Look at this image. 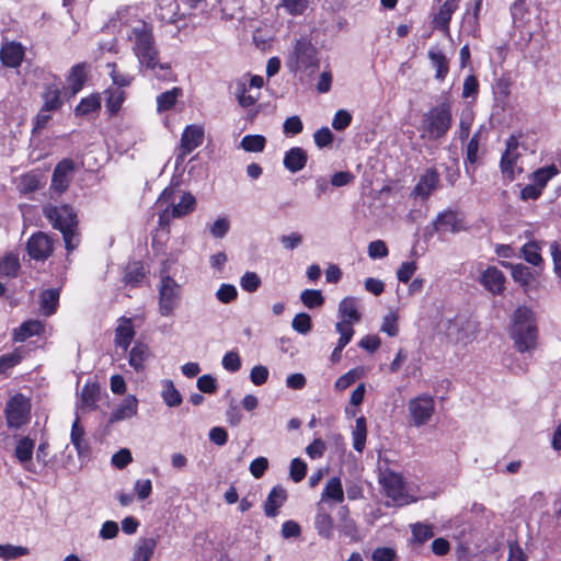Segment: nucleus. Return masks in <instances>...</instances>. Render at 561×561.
<instances>
[{"label": "nucleus", "mask_w": 561, "mask_h": 561, "mask_svg": "<svg viewBox=\"0 0 561 561\" xmlns=\"http://www.w3.org/2000/svg\"><path fill=\"white\" fill-rule=\"evenodd\" d=\"M126 39L138 60L144 76L159 81L172 82L176 77L169 62H160V53L153 34V26L147 21H136L131 30H126Z\"/></svg>", "instance_id": "nucleus-1"}, {"label": "nucleus", "mask_w": 561, "mask_h": 561, "mask_svg": "<svg viewBox=\"0 0 561 561\" xmlns=\"http://www.w3.org/2000/svg\"><path fill=\"white\" fill-rule=\"evenodd\" d=\"M510 336L519 353H529L538 346V329L535 313L527 307H518L512 317Z\"/></svg>", "instance_id": "nucleus-2"}, {"label": "nucleus", "mask_w": 561, "mask_h": 561, "mask_svg": "<svg viewBox=\"0 0 561 561\" xmlns=\"http://www.w3.org/2000/svg\"><path fill=\"white\" fill-rule=\"evenodd\" d=\"M44 214L53 224L55 229L62 233V238L68 251L75 250L79 245V237L76 233L77 215L69 205L46 206Z\"/></svg>", "instance_id": "nucleus-3"}, {"label": "nucleus", "mask_w": 561, "mask_h": 561, "mask_svg": "<svg viewBox=\"0 0 561 561\" xmlns=\"http://www.w3.org/2000/svg\"><path fill=\"white\" fill-rule=\"evenodd\" d=\"M451 104L445 100L423 115L422 137L428 140H438L448 133L451 127Z\"/></svg>", "instance_id": "nucleus-4"}, {"label": "nucleus", "mask_w": 561, "mask_h": 561, "mask_svg": "<svg viewBox=\"0 0 561 561\" xmlns=\"http://www.w3.org/2000/svg\"><path fill=\"white\" fill-rule=\"evenodd\" d=\"M290 60L293 61V70L296 72H308L312 73L319 68L318 50L312 45L311 41L302 36L297 38L293 45L290 54Z\"/></svg>", "instance_id": "nucleus-5"}, {"label": "nucleus", "mask_w": 561, "mask_h": 561, "mask_svg": "<svg viewBox=\"0 0 561 561\" xmlns=\"http://www.w3.org/2000/svg\"><path fill=\"white\" fill-rule=\"evenodd\" d=\"M158 290L160 314L162 317L172 316L180 305L181 286L169 275H162Z\"/></svg>", "instance_id": "nucleus-6"}, {"label": "nucleus", "mask_w": 561, "mask_h": 561, "mask_svg": "<svg viewBox=\"0 0 561 561\" xmlns=\"http://www.w3.org/2000/svg\"><path fill=\"white\" fill-rule=\"evenodd\" d=\"M4 414L9 427H22L31 417L30 399L22 393H15L8 400Z\"/></svg>", "instance_id": "nucleus-7"}, {"label": "nucleus", "mask_w": 561, "mask_h": 561, "mask_svg": "<svg viewBox=\"0 0 561 561\" xmlns=\"http://www.w3.org/2000/svg\"><path fill=\"white\" fill-rule=\"evenodd\" d=\"M409 422L415 427L428 423L435 411L434 399L428 394H421L408 402Z\"/></svg>", "instance_id": "nucleus-8"}, {"label": "nucleus", "mask_w": 561, "mask_h": 561, "mask_svg": "<svg viewBox=\"0 0 561 561\" xmlns=\"http://www.w3.org/2000/svg\"><path fill=\"white\" fill-rule=\"evenodd\" d=\"M380 483L387 497L392 500L393 505L402 506L410 503L403 478L399 473L385 471L380 478Z\"/></svg>", "instance_id": "nucleus-9"}, {"label": "nucleus", "mask_w": 561, "mask_h": 561, "mask_svg": "<svg viewBox=\"0 0 561 561\" xmlns=\"http://www.w3.org/2000/svg\"><path fill=\"white\" fill-rule=\"evenodd\" d=\"M518 148V137L515 135H511L506 140V149L503 152L500 162L501 172L510 181H513L515 179L516 172H522V168L517 165V161L520 157Z\"/></svg>", "instance_id": "nucleus-10"}, {"label": "nucleus", "mask_w": 561, "mask_h": 561, "mask_svg": "<svg viewBox=\"0 0 561 561\" xmlns=\"http://www.w3.org/2000/svg\"><path fill=\"white\" fill-rule=\"evenodd\" d=\"M204 140V128L198 125H188L182 133L176 162H182L187 154L199 147Z\"/></svg>", "instance_id": "nucleus-11"}, {"label": "nucleus", "mask_w": 561, "mask_h": 561, "mask_svg": "<svg viewBox=\"0 0 561 561\" xmlns=\"http://www.w3.org/2000/svg\"><path fill=\"white\" fill-rule=\"evenodd\" d=\"M75 173V162L64 159L57 163L51 176L50 190L57 195L62 194L69 187Z\"/></svg>", "instance_id": "nucleus-12"}, {"label": "nucleus", "mask_w": 561, "mask_h": 561, "mask_svg": "<svg viewBox=\"0 0 561 561\" xmlns=\"http://www.w3.org/2000/svg\"><path fill=\"white\" fill-rule=\"evenodd\" d=\"M27 252L34 260H45L53 252L49 238L43 232L34 233L27 242Z\"/></svg>", "instance_id": "nucleus-13"}, {"label": "nucleus", "mask_w": 561, "mask_h": 561, "mask_svg": "<svg viewBox=\"0 0 561 561\" xmlns=\"http://www.w3.org/2000/svg\"><path fill=\"white\" fill-rule=\"evenodd\" d=\"M156 18L162 23H175L185 13L180 12V3L178 0H158L154 8Z\"/></svg>", "instance_id": "nucleus-14"}, {"label": "nucleus", "mask_w": 561, "mask_h": 561, "mask_svg": "<svg viewBox=\"0 0 561 561\" xmlns=\"http://www.w3.org/2000/svg\"><path fill=\"white\" fill-rule=\"evenodd\" d=\"M461 0H445L439 7L437 13L433 16L434 27L443 32L444 34L449 33V23L453 14L459 7Z\"/></svg>", "instance_id": "nucleus-15"}, {"label": "nucleus", "mask_w": 561, "mask_h": 561, "mask_svg": "<svg viewBox=\"0 0 561 561\" xmlns=\"http://www.w3.org/2000/svg\"><path fill=\"white\" fill-rule=\"evenodd\" d=\"M480 283L486 290L493 295L501 294L504 290L505 276L495 266H489L481 275Z\"/></svg>", "instance_id": "nucleus-16"}, {"label": "nucleus", "mask_w": 561, "mask_h": 561, "mask_svg": "<svg viewBox=\"0 0 561 561\" xmlns=\"http://www.w3.org/2000/svg\"><path fill=\"white\" fill-rule=\"evenodd\" d=\"M439 174L438 172L430 168L421 176L417 184L414 187L416 196L427 198L438 186Z\"/></svg>", "instance_id": "nucleus-17"}, {"label": "nucleus", "mask_w": 561, "mask_h": 561, "mask_svg": "<svg viewBox=\"0 0 561 561\" xmlns=\"http://www.w3.org/2000/svg\"><path fill=\"white\" fill-rule=\"evenodd\" d=\"M339 314L342 318L339 323H346L353 328V324L360 320L358 300L355 297L342 299L339 304Z\"/></svg>", "instance_id": "nucleus-18"}, {"label": "nucleus", "mask_w": 561, "mask_h": 561, "mask_svg": "<svg viewBox=\"0 0 561 561\" xmlns=\"http://www.w3.org/2000/svg\"><path fill=\"white\" fill-rule=\"evenodd\" d=\"M138 399L135 396H127L123 402L112 412L108 422L116 423L131 419L137 414Z\"/></svg>", "instance_id": "nucleus-19"}, {"label": "nucleus", "mask_w": 561, "mask_h": 561, "mask_svg": "<svg viewBox=\"0 0 561 561\" xmlns=\"http://www.w3.org/2000/svg\"><path fill=\"white\" fill-rule=\"evenodd\" d=\"M437 232H458L462 229V222L453 210L440 213L433 222Z\"/></svg>", "instance_id": "nucleus-20"}, {"label": "nucleus", "mask_w": 561, "mask_h": 561, "mask_svg": "<svg viewBox=\"0 0 561 561\" xmlns=\"http://www.w3.org/2000/svg\"><path fill=\"white\" fill-rule=\"evenodd\" d=\"M134 336L135 330L131 320L126 317L119 318V323L115 329V345L121 347L123 351H127Z\"/></svg>", "instance_id": "nucleus-21"}, {"label": "nucleus", "mask_w": 561, "mask_h": 561, "mask_svg": "<svg viewBox=\"0 0 561 561\" xmlns=\"http://www.w3.org/2000/svg\"><path fill=\"white\" fill-rule=\"evenodd\" d=\"M287 499L286 490L280 485H275L264 502V513L268 517H275L278 508L283 506Z\"/></svg>", "instance_id": "nucleus-22"}, {"label": "nucleus", "mask_w": 561, "mask_h": 561, "mask_svg": "<svg viewBox=\"0 0 561 561\" xmlns=\"http://www.w3.org/2000/svg\"><path fill=\"white\" fill-rule=\"evenodd\" d=\"M23 56L24 51L21 44L13 42L3 45L0 50V59L2 64L11 68L19 67L22 62Z\"/></svg>", "instance_id": "nucleus-23"}, {"label": "nucleus", "mask_w": 561, "mask_h": 561, "mask_svg": "<svg viewBox=\"0 0 561 561\" xmlns=\"http://www.w3.org/2000/svg\"><path fill=\"white\" fill-rule=\"evenodd\" d=\"M307 160V152L300 147H294L285 152L284 167L296 173L306 167Z\"/></svg>", "instance_id": "nucleus-24"}, {"label": "nucleus", "mask_w": 561, "mask_h": 561, "mask_svg": "<svg viewBox=\"0 0 561 561\" xmlns=\"http://www.w3.org/2000/svg\"><path fill=\"white\" fill-rule=\"evenodd\" d=\"M158 543L153 537L140 538L135 547L130 561H150Z\"/></svg>", "instance_id": "nucleus-25"}, {"label": "nucleus", "mask_w": 561, "mask_h": 561, "mask_svg": "<svg viewBox=\"0 0 561 561\" xmlns=\"http://www.w3.org/2000/svg\"><path fill=\"white\" fill-rule=\"evenodd\" d=\"M34 442L28 437L21 438L15 447V457L19 462L28 471H33L31 468V459L33 456Z\"/></svg>", "instance_id": "nucleus-26"}, {"label": "nucleus", "mask_w": 561, "mask_h": 561, "mask_svg": "<svg viewBox=\"0 0 561 561\" xmlns=\"http://www.w3.org/2000/svg\"><path fill=\"white\" fill-rule=\"evenodd\" d=\"M314 527L322 538L331 539L333 537V519L321 506H318V512L314 517Z\"/></svg>", "instance_id": "nucleus-27"}, {"label": "nucleus", "mask_w": 561, "mask_h": 561, "mask_svg": "<svg viewBox=\"0 0 561 561\" xmlns=\"http://www.w3.org/2000/svg\"><path fill=\"white\" fill-rule=\"evenodd\" d=\"M149 356V347L146 344L136 343L129 352L128 363L136 371H142Z\"/></svg>", "instance_id": "nucleus-28"}, {"label": "nucleus", "mask_w": 561, "mask_h": 561, "mask_svg": "<svg viewBox=\"0 0 561 561\" xmlns=\"http://www.w3.org/2000/svg\"><path fill=\"white\" fill-rule=\"evenodd\" d=\"M196 207V199L190 192H183L180 201L172 204L171 215L173 217L182 218L194 211Z\"/></svg>", "instance_id": "nucleus-29"}, {"label": "nucleus", "mask_w": 561, "mask_h": 561, "mask_svg": "<svg viewBox=\"0 0 561 561\" xmlns=\"http://www.w3.org/2000/svg\"><path fill=\"white\" fill-rule=\"evenodd\" d=\"M87 79V65L84 62L77 64L71 68V71L67 78L72 94L78 93L82 88Z\"/></svg>", "instance_id": "nucleus-30"}, {"label": "nucleus", "mask_w": 561, "mask_h": 561, "mask_svg": "<svg viewBox=\"0 0 561 561\" xmlns=\"http://www.w3.org/2000/svg\"><path fill=\"white\" fill-rule=\"evenodd\" d=\"M183 91L181 88L174 87L169 91H165L157 96V111L159 113L171 110L178 99L182 96Z\"/></svg>", "instance_id": "nucleus-31"}, {"label": "nucleus", "mask_w": 561, "mask_h": 561, "mask_svg": "<svg viewBox=\"0 0 561 561\" xmlns=\"http://www.w3.org/2000/svg\"><path fill=\"white\" fill-rule=\"evenodd\" d=\"M84 428L80 425L79 417L77 416L71 426L70 438L72 445L76 447L79 456L87 455L89 450V445L87 440L83 438Z\"/></svg>", "instance_id": "nucleus-32"}, {"label": "nucleus", "mask_w": 561, "mask_h": 561, "mask_svg": "<svg viewBox=\"0 0 561 561\" xmlns=\"http://www.w3.org/2000/svg\"><path fill=\"white\" fill-rule=\"evenodd\" d=\"M367 438V427H366V419L364 416H359L355 421V426L352 431V439H353V448L362 453L365 448Z\"/></svg>", "instance_id": "nucleus-33"}, {"label": "nucleus", "mask_w": 561, "mask_h": 561, "mask_svg": "<svg viewBox=\"0 0 561 561\" xmlns=\"http://www.w3.org/2000/svg\"><path fill=\"white\" fill-rule=\"evenodd\" d=\"M59 301V289H46L41 295V310L45 316L55 313Z\"/></svg>", "instance_id": "nucleus-34"}, {"label": "nucleus", "mask_w": 561, "mask_h": 561, "mask_svg": "<svg viewBox=\"0 0 561 561\" xmlns=\"http://www.w3.org/2000/svg\"><path fill=\"white\" fill-rule=\"evenodd\" d=\"M44 330V325L42 322L34 320V321H26L21 327L14 331V340L23 342L27 340L31 336L39 335Z\"/></svg>", "instance_id": "nucleus-35"}, {"label": "nucleus", "mask_w": 561, "mask_h": 561, "mask_svg": "<svg viewBox=\"0 0 561 561\" xmlns=\"http://www.w3.org/2000/svg\"><path fill=\"white\" fill-rule=\"evenodd\" d=\"M43 100H44L43 111H45V112L55 111L58 107H60L62 102L60 100L59 88L55 84L47 85L43 93Z\"/></svg>", "instance_id": "nucleus-36"}, {"label": "nucleus", "mask_w": 561, "mask_h": 561, "mask_svg": "<svg viewBox=\"0 0 561 561\" xmlns=\"http://www.w3.org/2000/svg\"><path fill=\"white\" fill-rule=\"evenodd\" d=\"M321 499L322 500L331 499L337 503L343 502L344 492H343L342 482H341L340 478L333 477L328 481V483L321 494Z\"/></svg>", "instance_id": "nucleus-37"}, {"label": "nucleus", "mask_w": 561, "mask_h": 561, "mask_svg": "<svg viewBox=\"0 0 561 561\" xmlns=\"http://www.w3.org/2000/svg\"><path fill=\"white\" fill-rule=\"evenodd\" d=\"M162 392L161 397L164 401V403L170 407H179L182 403V396L179 392V390L175 388L172 380H164L162 382Z\"/></svg>", "instance_id": "nucleus-38"}, {"label": "nucleus", "mask_w": 561, "mask_h": 561, "mask_svg": "<svg viewBox=\"0 0 561 561\" xmlns=\"http://www.w3.org/2000/svg\"><path fill=\"white\" fill-rule=\"evenodd\" d=\"M100 397V388L95 383H87L81 391V408L94 410Z\"/></svg>", "instance_id": "nucleus-39"}, {"label": "nucleus", "mask_w": 561, "mask_h": 561, "mask_svg": "<svg viewBox=\"0 0 561 561\" xmlns=\"http://www.w3.org/2000/svg\"><path fill=\"white\" fill-rule=\"evenodd\" d=\"M482 127H480L471 137L466 146V162L474 165L479 162V147L481 139Z\"/></svg>", "instance_id": "nucleus-40"}, {"label": "nucleus", "mask_w": 561, "mask_h": 561, "mask_svg": "<svg viewBox=\"0 0 561 561\" xmlns=\"http://www.w3.org/2000/svg\"><path fill=\"white\" fill-rule=\"evenodd\" d=\"M265 145L266 138L262 135H247L240 142V147L247 152H262Z\"/></svg>", "instance_id": "nucleus-41"}, {"label": "nucleus", "mask_w": 561, "mask_h": 561, "mask_svg": "<svg viewBox=\"0 0 561 561\" xmlns=\"http://www.w3.org/2000/svg\"><path fill=\"white\" fill-rule=\"evenodd\" d=\"M412 529V542L422 545L426 540L434 537L433 526L424 523H416L411 525Z\"/></svg>", "instance_id": "nucleus-42"}, {"label": "nucleus", "mask_w": 561, "mask_h": 561, "mask_svg": "<svg viewBox=\"0 0 561 561\" xmlns=\"http://www.w3.org/2000/svg\"><path fill=\"white\" fill-rule=\"evenodd\" d=\"M558 173L554 165H548L536 170L531 175V181L541 191L546 187L547 183Z\"/></svg>", "instance_id": "nucleus-43"}, {"label": "nucleus", "mask_w": 561, "mask_h": 561, "mask_svg": "<svg viewBox=\"0 0 561 561\" xmlns=\"http://www.w3.org/2000/svg\"><path fill=\"white\" fill-rule=\"evenodd\" d=\"M428 57L433 67L436 69V79L443 80L448 73V61L442 51L430 50Z\"/></svg>", "instance_id": "nucleus-44"}, {"label": "nucleus", "mask_w": 561, "mask_h": 561, "mask_svg": "<svg viewBox=\"0 0 561 561\" xmlns=\"http://www.w3.org/2000/svg\"><path fill=\"white\" fill-rule=\"evenodd\" d=\"M101 107V101L98 95H90L81 100L75 112L78 116H85L96 112Z\"/></svg>", "instance_id": "nucleus-45"}, {"label": "nucleus", "mask_w": 561, "mask_h": 561, "mask_svg": "<svg viewBox=\"0 0 561 561\" xmlns=\"http://www.w3.org/2000/svg\"><path fill=\"white\" fill-rule=\"evenodd\" d=\"M22 359L23 351L20 348L0 356V374H7L11 368L19 365Z\"/></svg>", "instance_id": "nucleus-46"}, {"label": "nucleus", "mask_w": 561, "mask_h": 561, "mask_svg": "<svg viewBox=\"0 0 561 561\" xmlns=\"http://www.w3.org/2000/svg\"><path fill=\"white\" fill-rule=\"evenodd\" d=\"M116 15L121 24L126 26L127 30H131V26L136 21H144L138 16L137 9L135 7L119 8Z\"/></svg>", "instance_id": "nucleus-47"}, {"label": "nucleus", "mask_w": 561, "mask_h": 561, "mask_svg": "<svg viewBox=\"0 0 561 561\" xmlns=\"http://www.w3.org/2000/svg\"><path fill=\"white\" fill-rule=\"evenodd\" d=\"M301 302L309 309L321 307L324 304V297L318 289H305L300 294Z\"/></svg>", "instance_id": "nucleus-48"}, {"label": "nucleus", "mask_w": 561, "mask_h": 561, "mask_svg": "<svg viewBox=\"0 0 561 561\" xmlns=\"http://www.w3.org/2000/svg\"><path fill=\"white\" fill-rule=\"evenodd\" d=\"M522 252L524 255V259L535 265L538 266L542 262V257L540 255V247L537 242L530 241L523 245Z\"/></svg>", "instance_id": "nucleus-49"}, {"label": "nucleus", "mask_w": 561, "mask_h": 561, "mask_svg": "<svg viewBox=\"0 0 561 561\" xmlns=\"http://www.w3.org/2000/svg\"><path fill=\"white\" fill-rule=\"evenodd\" d=\"M39 187V179L35 173H26L20 176L18 188L21 193H33Z\"/></svg>", "instance_id": "nucleus-50"}, {"label": "nucleus", "mask_w": 561, "mask_h": 561, "mask_svg": "<svg viewBox=\"0 0 561 561\" xmlns=\"http://www.w3.org/2000/svg\"><path fill=\"white\" fill-rule=\"evenodd\" d=\"M503 265L508 266V264L503 263ZM512 268V277L515 282L520 283L522 285H528L533 279V273L529 267L523 264H510Z\"/></svg>", "instance_id": "nucleus-51"}, {"label": "nucleus", "mask_w": 561, "mask_h": 561, "mask_svg": "<svg viewBox=\"0 0 561 561\" xmlns=\"http://www.w3.org/2000/svg\"><path fill=\"white\" fill-rule=\"evenodd\" d=\"M28 549L22 546L0 545V558L3 560H13L28 554Z\"/></svg>", "instance_id": "nucleus-52"}, {"label": "nucleus", "mask_w": 561, "mask_h": 561, "mask_svg": "<svg viewBox=\"0 0 561 561\" xmlns=\"http://www.w3.org/2000/svg\"><path fill=\"white\" fill-rule=\"evenodd\" d=\"M230 229V221L226 217L217 218L210 226L209 232L216 239H222Z\"/></svg>", "instance_id": "nucleus-53"}, {"label": "nucleus", "mask_w": 561, "mask_h": 561, "mask_svg": "<svg viewBox=\"0 0 561 561\" xmlns=\"http://www.w3.org/2000/svg\"><path fill=\"white\" fill-rule=\"evenodd\" d=\"M261 285L259 275L254 272H245L240 278V286L248 293H254Z\"/></svg>", "instance_id": "nucleus-54"}, {"label": "nucleus", "mask_w": 561, "mask_h": 561, "mask_svg": "<svg viewBox=\"0 0 561 561\" xmlns=\"http://www.w3.org/2000/svg\"><path fill=\"white\" fill-rule=\"evenodd\" d=\"M238 290L231 284H221L216 291V298L222 304H230L237 299Z\"/></svg>", "instance_id": "nucleus-55"}, {"label": "nucleus", "mask_w": 561, "mask_h": 561, "mask_svg": "<svg viewBox=\"0 0 561 561\" xmlns=\"http://www.w3.org/2000/svg\"><path fill=\"white\" fill-rule=\"evenodd\" d=\"M461 28L466 34L477 37L480 31L479 19L471 16L470 11H467L462 18Z\"/></svg>", "instance_id": "nucleus-56"}, {"label": "nucleus", "mask_w": 561, "mask_h": 561, "mask_svg": "<svg viewBox=\"0 0 561 561\" xmlns=\"http://www.w3.org/2000/svg\"><path fill=\"white\" fill-rule=\"evenodd\" d=\"M291 327L296 332L307 334L311 330L310 316L305 312L296 314L293 319Z\"/></svg>", "instance_id": "nucleus-57"}, {"label": "nucleus", "mask_w": 561, "mask_h": 561, "mask_svg": "<svg viewBox=\"0 0 561 561\" xmlns=\"http://www.w3.org/2000/svg\"><path fill=\"white\" fill-rule=\"evenodd\" d=\"M280 5L290 15H301L308 7V0H280Z\"/></svg>", "instance_id": "nucleus-58"}, {"label": "nucleus", "mask_w": 561, "mask_h": 561, "mask_svg": "<svg viewBox=\"0 0 561 561\" xmlns=\"http://www.w3.org/2000/svg\"><path fill=\"white\" fill-rule=\"evenodd\" d=\"M335 330L340 333V339L335 347L343 350L351 342L354 335V329L346 323H336Z\"/></svg>", "instance_id": "nucleus-59"}, {"label": "nucleus", "mask_w": 561, "mask_h": 561, "mask_svg": "<svg viewBox=\"0 0 561 561\" xmlns=\"http://www.w3.org/2000/svg\"><path fill=\"white\" fill-rule=\"evenodd\" d=\"M307 472V465L300 458H294L290 462L289 476L294 482H300Z\"/></svg>", "instance_id": "nucleus-60"}, {"label": "nucleus", "mask_w": 561, "mask_h": 561, "mask_svg": "<svg viewBox=\"0 0 561 561\" xmlns=\"http://www.w3.org/2000/svg\"><path fill=\"white\" fill-rule=\"evenodd\" d=\"M20 268V263L16 256L8 255L2 261H0V274L7 276L16 275Z\"/></svg>", "instance_id": "nucleus-61"}, {"label": "nucleus", "mask_w": 561, "mask_h": 561, "mask_svg": "<svg viewBox=\"0 0 561 561\" xmlns=\"http://www.w3.org/2000/svg\"><path fill=\"white\" fill-rule=\"evenodd\" d=\"M221 364L226 370L236 373L241 368V358L237 352L230 351L224 355Z\"/></svg>", "instance_id": "nucleus-62"}, {"label": "nucleus", "mask_w": 561, "mask_h": 561, "mask_svg": "<svg viewBox=\"0 0 561 561\" xmlns=\"http://www.w3.org/2000/svg\"><path fill=\"white\" fill-rule=\"evenodd\" d=\"M304 125L299 116L293 115L285 119L283 124V131L286 135L295 136L302 131Z\"/></svg>", "instance_id": "nucleus-63"}, {"label": "nucleus", "mask_w": 561, "mask_h": 561, "mask_svg": "<svg viewBox=\"0 0 561 561\" xmlns=\"http://www.w3.org/2000/svg\"><path fill=\"white\" fill-rule=\"evenodd\" d=\"M550 253L553 261L554 273L561 279V242L553 241L550 244Z\"/></svg>", "instance_id": "nucleus-64"}]
</instances>
